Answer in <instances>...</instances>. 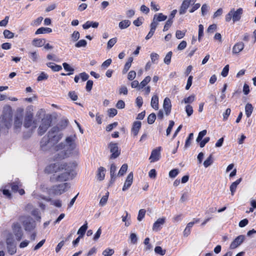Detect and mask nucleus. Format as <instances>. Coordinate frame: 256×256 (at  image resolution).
Instances as JSON below:
<instances>
[{"instance_id":"obj_1","label":"nucleus","mask_w":256,"mask_h":256,"mask_svg":"<svg viewBox=\"0 0 256 256\" xmlns=\"http://www.w3.org/2000/svg\"><path fill=\"white\" fill-rule=\"evenodd\" d=\"M76 165L74 162L60 163L50 164L45 168L46 172L48 174L62 173L56 177L50 178L52 181L64 182L69 179H72L76 174L74 169Z\"/></svg>"},{"instance_id":"obj_2","label":"nucleus","mask_w":256,"mask_h":256,"mask_svg":"<svg viewBox=\"0 0 256 256\" xmlns=\"http://www.w3.org/2000/svg\"><path fill=\"white\" fill-rule=\"evenodd\" d=\"M76 139L75 136H70L66 138V144L61 142L56 145L54 147L56 152L54 160H61L69 156L78 157L80 152L75 142Z\"/></svg>"},{"instance_id":"obj_3","label":"nucleus","mask_w":256,"mask_h":256,"mask_svg":"<svg viewBox=\"0 0 256 256\" xmlns=\"http://www.w3.org/2000/svg\"><path fill=\"white\" fill-rule=\"evenodd\" d=\"M7 252L10 255H14L16 252V243L15 242L12 233L9 231L4 232Z\"/></svg>"},{"instance_id":"obj_4","label":"nucleus","mask_w":256,"mask_h":256,"mask_svg":"<svg viewBox=\"0 0 256 256\" xmlns=\"http://www.w3.org/2000/svg\"><path fill=\"white\" fill-rule=\"evenodd\" d=\"M18 220L22 224L26 231H32L36 227L34 222H32V218L28 216H20L18 218Z\"/></svg>"},{"instance_id":"obj_5","label":"nucleus","mask_w":256,"mask_h":256,"mask_svg":"<svg viewBox=\"0 0 256 256\" xmlns=\"http://www.w3.org/2000/svg\"><path fill=\"white\" fill-rule=\"evenodd\" d=\"M12 112L10 107H4L3 114L0 118V120L4 123V126L9 128L12 126Z\"/></svg>"},{"instance_id":"obj_6","label":"nucleus","mask_w":256,"mask_h":256,"mask_svg":"<svg viewBox=\"0 0 256 256\" xmlns=\"http://www.w3.org/2000/svg\"><path fill=\"white\" fill-rule=\"evenodd\" d=\"M32 195L34 198H36L38 200H43L46 202H50L51 204L54 205L56 207L60 208L62 206V202L60 200H52L49 197H46L42 194H38L36 192H34Z\"/></svg>"},{"instance_id":"obj_7","label":"nucleus","mask_w":256,"mask_h":256,"mask_svg":"<svg viewBox=\"0 0 256 256\" xmlns=\"http://www.w3.org/2000/svg\"><path fill=\"white\" fill-rule=\"evenodd\" d=\"M48 136L50 140L51 144L58 142L62 138V134L59 132L58 127H53L48 132Z\"/></svg>"},{"instance_id":"obj_8","label":"nucleus","mask_w":256,"mask_h":256,"mask_svg":"<svg viewBox=\"0 0 256 256\" xmlns=\"http://www.w3.org/2000/svg\"><path fill=\"white\" fill-rule=\"evenodd\" d=\"M68 183H64L52 186L49 189L48 192L56 195H60L64 192L68 188Z\"/></svg>"},{"instance_id":"obj_9","label":"nucleus","mask_w":256,"mask_h":256,"mask_svg":"<svg viewBox=\"0 0 256 256\" xmlns=\"http://www.w3.org/2000/svg\"><path fill=\"white\" fill-rule=\"evenodd\" d=\"M12 234H14L16 240L18 241L20 240L22 238L24 233L20 222H14L12 226Z\"/></svg>"},{"instance_id":"obj_10","label":"nucleus","mask_w":256,"mask_h":256,"mask_svg":"<svg viewBox=\"0 0 256 256\" xmlns=\"http://www.w3.org/2000/svg\"><path fill=\"white\" fill-rule=\"evenodd\" d=\"M33 109L32 107H28L26 110V114L24 117V126L26 128H30L34 121L33 119Z\"/></svg>"},{"instance_id":"obj_11","label":"nucleus","mask_w":256,"mask_h":256,"mask_svg":"<svg viewBox=\"0 0 256 256\" xmlns=\"http://www.w3.org/2000/svg\"><path fill=\"white\" fill-rule=\"evenodd\" d=\"M108 148L110 149V152L112 153L110 158L115 159L117 158L120 154V150L118 144L115 142H110L108 144Z\"/></svg>"},{"instance_id":"obj_12","label":"nucleus","mask_w":256,"mask_h":256,"mask_svg":"<svg viewBox=\"0 0 256 256\" xmlns=\"http://www.w3.org/2000/svg\"><path fill=\"white\" fill-rule=\"evenodd\" d=\"M51 120L48 118L42 120V123L38 129V133L40 135H42L50 126Z\"/></svg>"},{"instance_id":"obj_13","label":"nucleus","mask_w":256,"mask_h":256,"mask_svg":"<svg viewBox=\"0 0 256 256\" xmlns=\"http://www.w3.org/2000/svg\"><path fill=\"white\" fill-rule=\"evenodd\" d=\"M161 149V146H158L152 150L149 158L150 162H154L160 159Z\"/></svg>"},{"instance_id":"obj_14","label":"nucleus","mask_w":256,"mask_h":256,"mask_svg":"<svg viewBox=\"0 0 256 256\" xmlns=\"http://www.w3.org/2000/svg\"><path fill=\"white\" fill-rule=\"evenodd\" d=\"M166 18L167 16L164 15L162 13L155 14L154 16L152 21L150 24L152 26H154L156 28L158 24V22L164 21Z\"/></svg>"},{"instance_id":"obj_15","label":"nucleus","mask_w":256,"mask_h":256,"mask_svg":"<svg viewBox=\"0 0 256 256\" xmlns=\"http://www.w3.org/2000/svg\"><path fill=\"white\" fill-rule=\"evenodd\" d=\"M196 0H184L179 10L180 14H184L190 4H194Z\"/></svg>"},{"instance_id":"obj_16","label":"nucleus","mask_w":256,"mask_h":256,"mask_svg":"<svg viewBox=\"0 0 256 256\" xmlns=\"http://www.w3.org/2000/svg\"><path fill=\"white\" fill-rule=\"evenodd\" d=\"M133 173L132 172H130L127 176L126 178L122 188L123 191H126L130 188L133 182Z\"/></svg>"},{"instance_id":"obj_17","label":"nucleus","mask_w":256,"mask_h":256,"mask_svg":"<svg viewBox=\"0 0 256 256\" xmlns=\"http://www.w3.org/2000/svg\"><path fill=\"white\" fill-rule=\"evenodd\" d=\"M166 218L163 217L158 218L152 226L154 231L158 232L162 228V226L165 223Z\"/></svg>"},{"instance_id":"obj_18","label":"nucleus","mask_w":256,"mask_h":256,"mask_svg":"<svg viewBox=\"0 0 256 256\" xmlns=\"http://www.w3.org/2000/svg\"><path fill=\"white\" fill-rule=\"evenodd\" d=\"M245 236L244 235H240L236 238L231 243L230 248L234 249L239 246L244 240Z\"/></svg>"},{"instance_id":"obj_19","label":"nucleus","mask_w":256,"mask_h":256,"mask_svg":"<svg viewBox=\"0 0 256 256\" xmlns=\"http://www.w3.org/2000/svg\"><path fill=\"white\" fill-rule=\"evenodd\" d=\"M20 116H16L14 119V128L16 130H19L22 124V113L23 110L20 109Z\"/></svg>"},{"instance_id":"obj_20","label":"nucleus","mask_w":256,"mask_h":256,"mask_svg":"<svg viewBox=\"0 0 256 256\" xmlns=\"http://www.w3.org/2000/svg\"><path fill=\"white\" fill-rule=\"evenodd\" d=\"M231 12H232L233 22H234L240 20L242 14V8H239L236 11H234V9L233 8L231 10Z\"/></svg>"},{"instance_id":"obj_21","label":"nucleus","mask_w":256,"mask_h":256,"mask_svg":"<svg viewBox=\"0 0 256 256\" xmlns=\"http://www.w3.org/2000/svg\"><path fill=\"white\" fill-rule=\"evenodd\" d=\"M172 104L170 100L168 98H166L164 100L163 108L166 115H168L171 111Z\"/></svg>"},{"instance_id":"obj_22","label":"nucleus","mask_w":256,"mask_h":256,"mask_svg":"<svg viewBox=\"0 0 256 256\" xmlns=\"http://www.w3.org/2000/svg\"><path fill=\"white\" fill-rule=\"evenodd\" d=\"M244 46V44L242 42H238L236 43L233 46L232 53L237 54L242 50Z\"/></svg>"},{"instance_id":"obj_23","label":"nucleus","mask_w":256,"mask_h":256,"mask_svg":"<svg viewBox=\"0 0 256 256\" xmlns=\"http://www.w3.org/2000/svg\"><path fill=\"white\" fill-rule=\"evenodd\" d=\"M106 172V169L100 166L97 171L96 178L98 180L102 181L104 180L105 177V173Z\"/></svg>"},{"instance_id":"obj_24","label":"nucleus","mask_w":256,"mask_h":256,"mask_svg":"<svg viewBox=\"0 0 256 256\" xmlns=\"http://www.w3.org/2000/svg\"><path fill=\"white\" fill-rule=\"evenodd\" d=\"M141 126L142 122L140 121H136L133 123L132 131L134 136L138 135Z\"/></svg>"},{"instance_id":"obj_25","label":"nucleus","mask_w":256,"mask_h":256,"mask_svg":"<svg viewBox=\"0 0 256 256\" xmlns=\"http://www.w3.org/2000/svg\"><path fill=\"white\" fill-rule=\"evenodd\" d=\"M242 178H240L238 179L236 181L232 182V184L230 185V191L231 192V194L232 196L234 195V194L236 191L238 186L242 182Z\"/></svg>"},{"instance_id":"obj_26","label":"nucleus","mask_w":256,"mask_h":256,"mask_svg":"<svg viewBox=\"0 0 256 256\" xmlns=\"http://www.w3.org/2000/svg\"><path fill=\"white\" fill-rule=\"evenodd\" d=\"M150 104L152 107L157 110L158 108V98L157 95H154L151 100Z\"/></svg>"},{"instance_id":"obj_27","label":"nucleus","mask_w":256,"mask_h":256,"mask_svg":"<svg viewBox=\"0 0 256 256\" xmlns=\"http://www.w3.org/2000/svg\"><path fill=\"white\" fill-rule=\"evenodd\" d=\"M52 32V30L50 28H44L42 27L39 28H38L36 32V34H48Z\"/></svg>"},{"instance_id":"obj_28","label":"nucleus","mask_w":256,"mask_h":256,"mask_svg":"<svg viewBox=\"0 0 256 256\" xmlns=\"http://www.w3.org/2000/svg\"><path fill=\"white\" fill-rule=\"evenodd\" d=\"M46 42L45 39H34L32 40V44L36 47H41L44 45Z\"/></svg>"},{"instance_id":"obj_29","label":"nucleus","mask_w":256,"mask_h":256,"mask_svg":"<svg viewBox=\"0 0 256 256\" xmlns=\"http://www.w3.org/2000/svg\"><path fill=\"white\" fill-rule=\"evenodd\" d=\"M46 64L48 67L50 68L54 72H58L62 70L61 66L58 65L53 62H48Z\"/></svg>"},{"instance_id":"obj_30","label":"nucleus","mask_w":256,"mask_h":256,"mask_svg":"<svg viewBox=\"0 0 256 256\" xmlns=\"http://www.w3.org/2000/svg\"><path fill=\"white\" fill-rule=\"evenodd\" d=\"M254 108L252 104H247L245 106V112H246V116L248 118L250 117L253 111Z\"/></svg>"},{"instance_id":"obj_31","label":"nucleus","mask_w":256,"mask_h":256,"mask_svg":"<svg viewBox=\"0 0 256 256\" xmlns=\"http://www.w3.org/2000/svg\"><path fill=\"white\" fill-rule=\"evenodd\" d=\"M130 24V22L129 20H125L119 22L118 26L121 30H123L128 28Z\"/></svg>"},{"instance_id":"obj_32","label":"nucleus","mask_w":256,"mask_h":256,"mask_svg":"<svg viewBox=\"0 0 256 256\" xmlns=\"http://www.w3.org/2000/svg\"><path fill=\"white\" fill-rule=\"evenodd\" d=\"M49 143H51V142L48 136H44L40 141V146L43 150H44V147Z\"/></svg>"},{"instance_id":"obj_33","label":"nucleus","mask_w":256,"mask_h":256,"mask_svg":"<svg viewBox=\"0 0 256 256\" xmlns=\"http://www.w3.org/2000/svg\"><path fill=\"white\" fill-rule=\"evenodd\" d=\"M87 228L88 224L87 222H86L85 224L78 229L77 234L80 236V237H82L84 234Z\"/></svg>"},{"instance_id":"obj_34","label":"nucleus","mask_w":256,"mask_h":256,"mask_svg":"<svg viewBox=\"0 0 256 256\" xmlns=\"http://www.w3.org/2000/svg\"><path fill=\"white\" fill-rule=\"evenodd\" d=\"M12 190L14 192H17L20 187L22 186V184L19 181H16L10 184Z\"/></svg>"},{"instance_id":"obj_35","label":"nucleus","mask_w":256,"mask_h":256,"mask_svg":"<svg viewBox=\"0 0 256 256\" xmlns=\"http://www.w3.org/2000/svg\"><path fill=\"white\" fill-rule=\"evenodd\" d=\"M28 56L33 62H36L39 59V55L36 52H29Z\"/></svg>"},{"instance_id":"obj_36","label":"nucleus","mask_w":256,"mask_h":256,"mask_svg":"<svg viewBox=\"0 0 256 256\" xmlns=\"http://www.w3.org/2000/svg\"><path fill=\"white\" fill-rule=\"evenodd\" d=\"M62 66H63L64 68L66 71L70 72L68 73L67 74V75L70 76L73 74L74 69L72 67H71L69 64H68L66 62H64L62 64Z\"/></svg>"},{"instance_id":"obj_37","label":"nucleus","mask_w":256,"mask_h":256,"mask_svg":"<svg viewBox=\"0 0 256 256\" xmlns=\"http://www.w3.org/2000/svg\"><path fill=\"white\" fill-rule=\"evenodd\" d=\"M151 78L150 76H146L144 79L141 82L139 86V89L144 88L150 81Z\"/></svg>"},{"instance_id":"obj_38","label":"nucleus","mask_w":256,"mask_h":256,"mask_svg":"<svg viewBox=\"0 0 256 256\" xmlns=\"http://www.w3.org/2000/svg\"><path fill=\"white\" fill-rule=\"evenodd\" d=\"M108 196H109V192H107L106 193V194L104 196L100 199V205L103 206L106 204L108 200Z\"/></svg>"},{"instance_id":"obj_39","label":"nucleus","mask_w":256,"mask_h":256,"mask_svg":"<svg viewBox=\"0 0 256 256\" xmlns=\"http://www.w3.org/2000/svg\"><path fill=\"white\" fill-rule=\"evenodd\" d=\"M213 163V158L212 154H210V156L204 160V166L205 168H208Z\"/></svg>"},{"instance_id":"obj_40","label":"nucleus","mask_w":256,"mask_h":256,"mask_svg":"<svg viewBox=\"0 0 256 256\" xmlns=\"http://www.w3.org/2000/svg\"><path fill=\"white\" fill-rule=\"evenodd\" d=\"M128 166L127 164H122L118 172V176H123L126 172L128 170Z\"/></svg>"},{"instance_id":"obj_41","label":"nucleus","mask_w":256,"mask_h":256,"mask_svg":"<svg viewBox=\"0 0 256 256\" xmlns=\"http://www.w3.org/2000/svg\"><path fill=\"white\" fill-rule=\"evenodd\" d=\"M150 31L148 33V34H147V36L146 37V40H149L150 38H151L152 37V36H153V34L154 33V32L156 30V28H155L154 26H152V25L150 24Z\"/></svg>"},{"instance_id":"obj_42","label":"nucleus","mask_w":256,"mask_h":256,"mask_svg":"<svg viewBox=\"0 0 256 256\" xmlns=\"http://www.w3.org/2000/svg\"><path fill=\"white\" fill-rule=\"evenodd\" d=\"M116 165L114 164H112L110 166V178H112V179L114 178L116 176Z\"/></svg>"},{"instance_id":"obj_43","label":"nucleus","mask_w":256,"mask_h":256,"mask_svg":"<svg viewBox=\"0 0 256 256\" xmlns=\"http://www.w3.org/2000/svg\"><path fill=\"white\" fill-rule=\"evenodd\" d=\"M172 52H169L166 56L164 58V62L166 64H169L171 62V58L172 56Z\"/></svg>"},{"instance_id":"obj_44","label":"nucleus","mask_w":256,"mask_h":256,"mask_svg":"<svg viewBox=\"0 0 256 256\" xmlns=\"http://www.w3.org/2000/svg\"><path fill=\"white\" fill-rule=\"evenodd\" d=\"M207 133V131L206 130H204L201 132H200L198 134V135L196 139V141L198 142H199L202 139L203 137L206 135Z\"/></svg>"},{"instance_id":"obj_45","label":"nucleus","mask_w":256,"mask_h":256,"mask_svg":"<svg viewBox=\"0 0 256 256\" xmlns=\"http://www.w3.org/2000/svg\"><path fill=\"white\" fill-rule=\"evenodd\" d=\"M114 254V250L112 248H107L102 252L104 256H111Z\"/></svg>"},{"instance_id":"obj_46","label":"nucleus","mask_w":256,"mask_h":256,"mask_svg":"<svg viewBox=\"0 0 256 256\" xmlns=\"http://www.w3.org/2000/svg\"><path fill=\"white\" fill-rule=\"evenodd\" d=\"M210 10V6L206 4H204L201 8L202 15L205 16Z\"/></svg>"},{"instance_id":"obj_47","label":"nucleus","mask_w":256,"mask_h":256,"mask_svg":"<svg viewBox=\"0 0 256 256\" xmlns=\"http://www.w3.org/2000/svg\"><path fill=\"white\" fill-rule=\"evenodd\" d=\"M146 211L144 209H140L138 212V221H141L144 217L146 214Z\"/></svg>"},{"instance_id":"obj_48","label":"nucleus","mask_w":256,"mask_h":256,"mask_svg":"<svg viewBox=\"0 0 256 256\" xmlns=\"http://www.w3.org/2000/svg\"><path fill=\"white\" fill-rule=\"evenodd\" d=\"M48 75L44 72H42L40 74L39 76L38 77L37 80L40 82L43 80H46L48 79Z\"/></svg>"},{"instance_id":"obj_49","label":"nucleus","mask_w":256,"mask_h":256,"mask_svg":"<svg viewBox=\"0 0 256 256\" xmlns=\"http://www.w3.org/2000/svg\"><path fill=\"white\" fill-rule=\"evenodd\" d=\"M87 44V42L84 40H80L75 44L76 48L85 47Z\"/></svg>"},{"instance_id":"obj_50","label":"nucleus","mask_w":256,"mask_h":256,"mask_svg":"<svg viewBox=\"0 0 256 256\" xmlns=\"http://www.w3.org/2000/svg\"><path fill=\"white\" fill-rule=\"evenodd\" d=\"M156 119V116L155 114L152 113L150 114L148 118V122L149 124H153Z\"/></svg>"},{"instance_id":"obj_51","label":"nucleus","mask_w":256,"mask_h":256,"mask_svg":"<svg viewBox=\"0 0 256 256\" xmlns=\"http://www.w3.org/2000/svg\"><path fill=\"white\" fill-rule=\"evenodd\" d=\"M172 22H173L172 20H171L170 19H168L164 26L163 31L164 32L167 31L169 29V28L171 26Z\"/></svg>"},{"instance_id":"obj_52","label":"nucleus","mask_w":256,"mask_h":256,"mask_svg":"<svg viewBox=\"0 0 256 256\" xmlns=\"http://www.w3.org/2000/svg\"><path fill=\"white\" fill-rule=\"evenodd\" d=\"M159 55L156 52H152L150 54V59L153 63H157V61L159 58Z\"/></svg>"},{"instance_id":"obj_53","label":"nucleus","mask_w":256,"mask_h":256,"mask_svg":"<svg viewBox=\"0 0 256 256\" xmlns=\"http://www.w3.org/2000/svg\"><path fill=\"white\" fill-rule=\"evenodd\" d=\"M116 42H117V39L116 38H114L110 39L108 42V46H107L108 48V49L111 48L114 45V44Z\"/></svg>"},{"instance_id":"obj_54","label":"nucleus","mask_w":256,"mask_h":256,"mask_svg":"<svg viewBox=\"0 0 256 256\" xmlns=\"http://www.w3.org/2000/svg\"><path fill=\"white\" fill-rule=\"evenodd\" d=\"M4 35L6 38H12L14 36V33L10 32L9 30H5L4 31Z\"/></svg>"},{"instance_id":"obj_55","label":"nucleus","mask_w":256,"mask_h":256,"mask_svg":"<svg viewBox=\"0 0 256 256\" xmlns=\"http://www.w3.org/2000/svg\"><path fill=\"white\" fill-rule=\"evenodd\" d=\"M154 251L156 254H160L162 256H164L166 254V250H162L160 246H156L154 248Z\"/></svg>"},{"instance_id":"obj_56","label":"nucleus","mask_w":256,"mask_h":256,"mask_svg":"<svg viewBox=\"0 0 256 256\" xmlns=\"http://www.w3.org/2000/svg\"><path fill=\"white\" fill-rule=\"evenodd\" d=\"M195 99L194 95H191L188 98H184L182 102H184L185 104H190Z\"/></svg>"},{"instance_id":"obj_57","label":"nucleus","mask_w":256,"mask_h":256,"mask_svg":"<svg viewBox=\"0 0 256 256\" xmlns=\"http://www.w3.org/2000/svg\"><path fill=\"white\" fill-rule=\"evenodd\" d=\"M186 34V31L178 30L176 31V36L178 39H181L184 38Z\"/></svg>"},{"instance_id":"obj_58","label":"nucleus","mask_w":256,"mask_h":256,"mask_svg":"<svg viewBox=\"0 0 256 256\" xmlns=\"http://www.w3.org/2000/svg\"><path fill=\"white\" fill-rule=\"evenodd\" d=\"M174 124V122L173 120H170L169 122V125L168 128L166 129V136H168L172 131V130Z\"/></svg>"},{"instance_id":"obj_59","label":"nucleus","mask_w":256,"mask_h":256,"mask_svg":"<svg viewBox=\"0 0 256 256\" xmlns=\"http://www.w3.org/2000/svg\"><path fill=\"white\" fill-rule=\"evenodd\" d=\"M179 173L178 169H173L169 172V176L171 178H174Z\"/></svg>"},{"instance_id":"obj_60","label":"nucleus","mask_w":256,"mask_h":256,"mask_svg":"<svg viewBox=\"0 0 256 256\" xmlns=\"http://www.w3.org/2000/svg\"><path fill=\"white\" fill-rule=\"evenodd\" d=\"M80 33L78 31H74L71 36L72 40L74 42L77 41L80 38Z\"/></svg>"},{"instance_id":"obj_61","label":"nucleus","mask_w":256,"mask_h":256,"mask_svg":"<svg viewBox=\"0 0 256 256\" xmlns=\"http://www.w3.org/2000/svg\"><path fill=\"white\" fill-rule=\"evenodd\" d=\"M112 60L110 58H108L105 60L102 64V68L106 69L108 68L112 63Z\"/></svg>"},{"instance_id":"obj_62","label":"nucleus","mask_w":256,"mask_h":256,"mask_svg":"<svg viewBox=\"0 0 256 256\" xmlns=\"http://www.w3.org/2000/svg\"><path fill=\"white\" fill-rule=\"evenodd\" d=\"M118 125V122H114L112 124L108 125L106 128V130L107 132H110L113 128H115Z\"/></svg>"},{"instance_id":"obj_63","label":"nucleus","mask_w":256,"mask_h":256,"mask_svg":"<svg viewBox=\"0 0 256 256\" xmlns=\"http://www.w3.org/2000/svg\"><path fill=\"white\" fill-rule=\"evenodd\" d=\"M186 112L188 116H190L193 113L192 107L190 105H187L186 106Z\"/></svg>"},{"instance_id":"obj_64","label":"nucleus","mask_w":256,"mask_h":256,"mask_svg":"<svg viewBox=\"0 0 256 256\" xmlns=\"http://www.w3.org/2000/svg\"><path fill=\"white\" fill-rule=\"evenodd\" d=\"M108 116L111 118L115 116L118 113L117 110L115 108H110L108 110Z\"/></svg>"}]
</instances>
